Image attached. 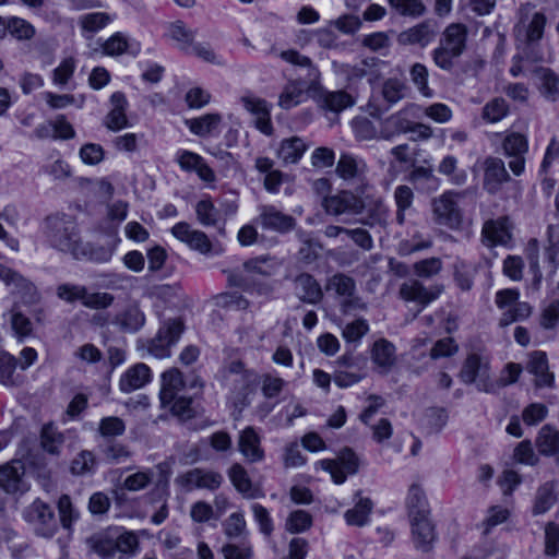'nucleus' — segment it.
I'll return each instance as SVG.
<instances>
[{"mask_svg": "<svg viewBox=\"0 0 559 559\" xmlns=\"http://www.w3.org/2000/svg\"><path fill=\"white\" fill-rule=\"evenodd\" d=\"M281 265V261L270 255L253 258L243 263L246 275H234L231 281L236 286L248 290L250 289L249 282L252 281L255 275L270 277L280 270Z\"/></svg>", "mask_w": 559, "mask_h": 559, "instance_id": "9d476101", "label": "nucleus"}, {"mask_svg": "<svg viewBox=\"0 0 559 559\" xmlns=\"http://www.w3.org/2000/svg\"><path fill=\"white\" fill-rule=\"evenodd\" d=\"M221 121V115L206 114L199 118L187 120L186 124L193 134L199 136H207L217 130Z\"/></svg>", "mask_w": 559, "mask_h": 559, "instance_id": "de8ad7c7", "label": "nucleus"}, {"mask_svg": "<svg viewBox=\"0 0 559 559\" xmlns=\"http://www.w3.org/2000/svg\"><path fill=\"white\" fill-rule=\"evenodd\" d=\"M293 284L294 293L300 301L317 305L322 300L321 285L311 274L300 273L294 278Z\"/></svg>", "mask_w": 559, "mask_h": 559, "instance_id": "4be33fe9", "label": "nucleus"}, {"mask_svg": "<svg viewBox=\"0 0 559 559\" xmlns=\"http://www.w3.org/2000/svg\"><path fill=\"white\" fill-rule=\"evenodd\" d=\"M222 385L228 391V397L235 407L248 404L249 395L254 391L258 373L246 368L242 361L233 360L221 370Z\"/></svg>", "mask_w": 559, "mask_h": 559, "instance_id": "7ed1b4c3", "label": "nucleus"}, {"mask_svg": "<svg viewBox=\"0 0 559 559\" xmlns=\"http://www.w3.org/2000/svg\"><path fill=\"white\" fill-rule=\"evenodd\" d=\"M87 543L103 559H127L134 554L138 537L123 527L115 526L93 535Z\"/></svg>", "mask_w": 559, "mask_h": 559, "instance_id": "f03ea898", "label": "nucleus"}, {"mask_svg": "<svg viewBox=\"0 0 559 559\" xmlns=\"http://www.w3.org/2000/svg\"><path fill=\"white\" fill-rule=\"evenodd\" d=\"M116 19V14L107 12H91L79 17L83 33L94 34L105 28Z\"/></svg>", "mask_w": 559, "mask_h": 559, "instance_id": "49530a36", "label": "nucleus"}, {"mask_svg": "<svg viewBox=\"0 0 559 559\" xmlns=\"http://www.w3.org/2000/svg\"><path fill=\"white\" fill-rule=\"evenodd\" d=\"M195 214L199 223L203 226H215L219 213L210 199L200 200L195 205Z\"/></svg>", "mask_w": 559, "mask_h": 559, "instance_id": "4d7b16f0", "label": "nucleus"}, {"mask_svg": "<svg viewBox=\"0 0 559 559\" xmlns=\"http://www.w3.org/2000/svg\"><path fill=\"white\" fill-rule=\"evenodd\" d=\"M96 461L91 451H81L71 463V472L73 475L82 476L92 473L95 469Z\"/></svg>", "mask_w": 559, "mask_h": 559, "instance_id": "69168bd1", "label": "nucleus"}, {"mask_svg": "<svg viewBox=\"0 0 559 559\" xmlns=\"http://www.w3.org/2000/svg\"><path fill=\"white\" fill-rule=\"evenodd\" d=\"M169 469L166 464H158L154 471L142 472V489L153 484L154 489L152 497L148 498L145 506V514H151V521L154 524L163 523L167 515V488H168Z\"/></svg>", "mask_w": 559, "mask_h": 559, "instance_id": "20e7f679", "label": "nucleus"}, {"mask_svg": "<svg viewBox=\"0 0 559 559\" xmlns=\"http://www.w3.org/2000/svg\"><path fill=\"white\" fill-rule=\"evenodd\" d=\"M17 358L5 350L0 352V383L4 386H20L24 382V377L16 373Z\"/></svg>", "mask_w": 559, "mask_h": 559, "instance_id": "58836bf2", "label": "nucleus"}, {"mask_svg": "<svg viewBox=\"0 0 559 559\" xmlns=\"http://www.w3.org/2000/svg\"><path fill=\"white\" fill-rule=\"evenodd\" d=\"M555 488L556 484L554 481H547L537 489L532 509L534 515L546 513L556 503Z\"/></svg>", "mask_w": 559, "mask_h": 559, "instance_id": "c03bdc74", "label": "nucleus"}, {"mask_svg": "<svg viewBox=\"0 0 559 559\" xmlns=\"http://www.w3.org/2000/svg\"><path fill=\"white\" fill-rule=\"evenodd\" d=\"M126 425L123 420L116 416L104 417L98 425V432L103 438L109 439L123 435Z\"/></svg>", "mask_w": 559, "mask_h": 559, "instance_id": "774afa93", "label": "nucleus"}, {"mask_svg": "<svg viewBox=\"0 0 559 559\" xmlns=\"http://www.w3.org/2000/svg\"><path fill=\"white\" fill-rule=\"evenodd\" d=\"M183 332V323L174 319L168 321L151 342L148 353L156 358L170 356V347L176 344Z\"/></svg>", "mask_w": 559, "mask_h": 559, "instance_id": "dca6fc26", "label": "nucleus"}, {"mask_svg": "<svg viewBox=\"0 0 559 559\" xmlns=\"http://www.w3.org/2000/svg\"><path fill=\"white\" fill-rule=\"evenodd\" d=\"M316 468L330 473L336 485L345 483L348 475H355L359 468V459L350 448L342 449L335 459L321 460Z\"/></svg>", "mask_w": 559, "mask_h": 559, "instance_id": "6e6552de", "label": "nucleus"}, {"mask_svg": "<svg viewBox=\"0 0 559 559\" xmlns=\"http://www.w3.org/2000/svg\"><path fill=\"white\" fill-rule=\"evenodd\" d=\"M503 154L510 158L509 168L515 176L525 170V154L528 151L527 138L520 132L508 133L502 141Z\"/></svg>", "mask_w": 559, "mask_h": 559, "instance_id": "4468645a", "label": "nucleus"}, {"mask_svg": "<svg viewBox=\"0 0 559 559\" xmlns=\"http://www.w3.org/2000/svg\"><path fill=\"white\" fill-rule=\"evenodd\" d=\"M107 241L105 245L100 246H90L88 243L83 242L84 254H82L81 259H88L93 262L105 263L108 262L118 243L120 242V238L118 237V228L110 227L107 231Z\"/></svg>", "mask_w": 559, "mask_h": 559, "instance_id": "a878e982", "label": "nucleus"}, {"mask_svg": "<svg viewBox=\"0 0 559 559\" xmlns=\"http://www.w3.org/2000/svg\"><path fill=\"white\" fill-rule=\"evenodd\" d=\"M355 497L358 499L355 506L344 513V519L348 525L361 527L369 523L373 503L369 498L361 497L360 491H357Z\"/></svg>", "mask_w": 559, "mask_h": 559, "instance_id": "f704fd0d", "label": "nucleus"}, {"mask_svg": "<svg viewBox=\"0 0 559 559\" xmlns=\"http://www.w3.org/2000/svg\"><path fill=\"white\" fill-rule=\"evenodd\" d=\"M328 292H334L337 297L342 298V308L344 312L353 309H365L366 306L361 300L355 297L356 283L353 277L336 273L328 278L325 284Z\"/></svg>", "mask_w": 559, "mask_h": 559, "instance_id": "9b49d317", "label": "nucleus"}, {"mask_svg": "<svg viewBox=\"0 0 559 559\" xmlns=\"http://www.w3.org/2000/svg\"><path fill=\"white\" fill-rule=\"evenodd\" d=\"M547 242L545 254L549 273L552 275L559 264V226L549 225L547 227Z\"/></svg>", "mask_w": 559, "mask_h": 559, "instance_id": "3c124183", "label": "nucleus"}, {"mask_svg": "<svg viewBox=\"0 0 559 559\" xmlns=\"http://www.w3.org/2000/svg\"><path fill=\"white\" fill-rule=\"evenodd\" d=\"M466 40L467 27L465 25L453 23L447 26L439 46L432 51L435 64L444 71H451L466 49Z\"/></svg>", "mask_w": 559, "mask_h": 559, "instance_id": "39448f33", "label": "nucleus"}, {"mask_svg": "<svg viewBox=\"0 0 559 559\" xmlns=\"http://www.w3.org/2000/svg\"><path fill=\"white\" fill-rule=\"evenodd\" d=\"M238 450L249 463H258L264 460L261 437L251 426L246 427L239 433Z\"/></svg>", "mask_w": 559, "mask_h": 559, "instance_id": "b1692460", "label": "nucleus"}, {"mask_svg": "<svg viewBox=\"0 0 559 559\" xmlns=\"http://www.w3.org/2000/svg\"><path fill=\"white\" fill-rule=\"evenodd\" d=\"M526 258L530 262V269L534 275L533 285L535 289L539 288L543 274L539 269V242L536 238H532L528 240L525 249Z\"/></svg>", "mask_w": 559, "mask_h": 559, "instance_id": "13d9d810", "label": "nucleus"}, {"mask_svg": "<svg viewBox=\"0 0 559 559\" xmlns=\"http://www.w3.org/2000/svg\"><path fill=\"white\" fill-rule=\"evenodd\" d=\"M311 525L312 516L304 510H296L288 515L285 528L292 534H298L309 530Z\"/></svg>", "mask_w": 559, "mask_h": 559, "instance_id": "bf43d9fd", "label": "nucleus"}, {"mask_svg": "<svg viewBox=\"0 0 559 559\" xmlns=\"http://www.w3.org/2000/svg\"><path fill=\"white\" fill-rule=\"evenodd\" d=\"M477 266L474 263L457 259L453 264V278L462 292H469L474 285Z\"/></svg>", "mask_w": 559, "mask_h": 559, "instance_id": "ea45409f", "label": "nucleus"}, {"mask_svg": "<svg viewBox=\"0 0 559 559\" xmlns=\"http://www.w3.org/2000/svg\"><path fill=\"white\" fill-rule=\"evenodd\" d=\"M412 519V535L416 549L427 552L436 540L435 527L428 515L414 516Z\"/></svg>", "mask_w": 559, "mask_h": 559, "instance_id": "bb28decb", "label": "nucleus"}, {"mask_svg": "<svg viewBox=\"0 0 559 559\" xmlns=\"http://www.w3.org/2000/svg\"><path fill=\"white\" fill-rule=\"evenodd\" d=\"M111 109L105 117L104 123L111 131H118L128 126L126 108L128 105L123 93L115 92L110 96Z\"/></svg>", "mask_w": 559, "mask_h": 559, "instance_id": "c756f323", "label": "nucleus"}, {"mask_svg": "<svg viewBox=\"0 0 559 559\" xmlns=\"http://www.w3.org/2000/svg\"><path fill=\"white\" fill-rule=\"evenodd\" d=\"M508 114L507 100L502 97H495L483 107L481 118L488 123H496L506 118Z\"/></svg>", "mask_w": 559, "mask_h": 559, "instance_id": "603ef678", "label": "nucleus"}, {"mask_svg": "<svg viewBox=\"0 0 559 559\" xmlns=\"http://www.w3.org/2000/svg\"><path fill=\"white\" fill-rule=\"evenodd\" d=\"M176 159L182 170L195 173L204 182L211 183L215 181L214 171L199 154L191 151H180L177 153Z\"/></svg>", "mask_w": 559, "mask_h": 559, "instance_id": "5701e85b", "label": "nucleus"}, {"mask_svg": "<svg viewBox=\"0 0 559 559\" xmlns=\"http://www.w3.org/2000/svg\"><path fill=\"white\" fill-rule=\"evenodd\" d=\"M168 34L178 43L181 50L188 51L190 49V45L193 43L194 33L187 28L183 22L176 21L171 23L168 28Z\"/></svg>", "mask_w": 559, "mask_h": 559, "instance_id": "052dcab7", "label": "nucleus"}, {"mask_svg": "<svg viewBox=\"0 0 559 559\" xmlns=\"http://www.w3.org/2000/svg\"><path fill=\"white\" fill-rule=\"evenodd\" d=\"M536 447L538 452L543 455H558L559 454V431L549 426H544L536 439Z\"/></svg>", "mask_w": 559, "mask_h": 559, "instance_id": "8fccbe9b", "label": "nucleus"}, {"mask_svg": "<svg viewBox=\"0 0 559 559\" xmlns=\"http://www.w3.org/2000/svg\"><path fill=\"white\" fill-rule=\"evenodd\" d=\"M0 280L11 287V292L20 296L25 304H35L39 300L36 286L14 270L0 264Z\"/></svg>", "mask_w": 559, "mask_h": 559, "instance_id": "a211bd4d", "label": "nucleus"}, {"mask_svg": "<svg viewBox=\"0 0 559 559\" xmlns=\"http://www.w3.org/2000/svg\"><path fill=\"white\" fill-rule=\"evenodd\" d=\"M24 520L29 523L38 536L50 538L57 532L58 525L51 507L36 499L23 511Z\"/></svg>", "mask_w": 559, "mask_h": 559, "instance_id": "1a4fd4ad", "label": "nucleus"}, {"mask_svg": "<svg viewBox=\"0 0 559 559\" xmlns=\"http://www.w3.org/2000/svg\"><path fill=\"white\" fill-rule=\"evenodd\" d=\"M406 507L411 518L428 515V501L423 488L418 484L409 486Z\"/></svg>", "mask_w": 559, "mask_h": 559, "instance_id": "a18cd8bd", "label": "nucleus"}, {"mask_svg": "<svg viewBox=\"0 0 559 559\" xmlns=\"http://www.w3.org/2000/svg\"><path fill=\"white\" fill-rule=\"evenodd\" d=\"M438 171L447 177L454 185L461 186L466 182L467 174L465 170L457 169V159L452 155H447L440 162Z\"/></svg>", "mask_w": 559, "mask_h": 559, "instance_id": "5fc2aeb1", "label": "nucleus"}, {"mask_svg": "<svg viewBox=\"0 0 559 559\" xmlns=\"http://www.w3.org/2000/svg\"><path fill=\"white\" fill-rule=\"evenodd\" d=\"M228 476L231 484L247 499H255L263 497L260 489L253 487L252 481L242 465L235 463L228 469Z\"/></svg>", "mask_w": 559, "mask_h": 559, "instance_id": "473e14b6", "label": "nucleus"}, {"mask_svg": "<svg viewBox=\"0 0 559 559\" xmlns=\"http://www.w3.org/2000/svg\"><path fill=\"white\" fill-rule=\"evenodd\" d=\"M459 377L463 383L474 384L480 392L496 393L499 390L492 377L490 357L483 352H473L466 356Z\"/></svg>", "mask_w": 559, "mask_h": 559, "instance_id": "423d86ee", "label": "nucleus"}, {"mask_svg": "<svg viewBox=\"0 0 559 559\" xmlns=\"http://www.w3.org/2000/svg\"><path fill=\"white\" fill-rule=\"evenodd\" d=\"M306 150L307 146L302 139L292 136L282 141L277 156L285 164H295L302 157Z\"/></svg>", "mask_w": 559, "mask_h": 559, "instance_id": "37998d69", "label": "nucleus"}, {"mask_svg": "<svg viewBox=\"0 0 559 559\" xmlns=\"http://www.w3.org/2000/svg\"><path fill=\"white\" fill-rule=\"evenodd\" d=\"M527 370L536 377V386L543 388L552 385L554 374L549 372L547 356L544 352H534L531 355Z\"/></svg>", "mask_w": 559, "mask_h": 559, "instance_id": "e433bc0d", "label": "nucleus"}, {"mask_svg": "<svg viewBox=\"0 0 559 559\" xmlns=\"http://www.w3.org/2000/svg\"><path fill=\"white\" fill-rule=\"evenodd\" d=\"M147 258V272L150 274L158 273L160 277L167 276L166 260L168 258L167 251L160 246H154L146 252Z\"/></svg>", "mask_w": 559, "mask_h": 559, "instance_id": "864d4df0", "label": "nucleus"}, {"mask_svg": "<svg viewBox=\"0 0 559 559\" xmlns=\"http://www.w3.org/2000/svg\"><path fill=\"white\" fill-rule=\"evenodd\" d=\"M366 169L362 159L352 154L343 153L336 165V174L344 180H353L360 176Z\"/></svg>", "mask_w": 559, "mask_h": 559, "instance_id": "a19ab883", "label": "nucleus"}, {"mask_svg": "<svg viewBox=\"0 0 559 559\" xmlns=\"http://www.w3.org/2000/svg\"><path fill=\"white\" fill-rule=\"evenodd\" d=\"M534 74L542 96L547 100L556 102L559 98V75L545 67L536 68Z\"/></svg>", "mask_w": 559, "mask_h": 559, "instance_id": "2f4dec72", "label": "nucleus"}, {"mask_svg": "<svg viewBox=\"0 0 559 559\" xmlns=\"http://www.w3.org/2000/svg\"><path fill=\"white\" fill-rule=\"evenodd\" d=\"M257 222L262 228L281 234L290 231L296 225L293 216L284 214L274 205H261Z\"/></svg>", "mask_w": 559, "mask_h": 559, "instance_id": "6ab92c4d", "label": "nucleus"}, {"mask_svg": "<svg viewBox=\"0 0 559 559\" xmlns=\"http://www.w3.org/2000/svg\"><path fill=\"white\" fill-rule=\"evenodd\" d=\"M436 28L433 23L425 21L414 27L408 28L400 34L399 40L405 45H420L421 47L427 46L433 40L436 36Z\"/></svg>", "mask_w": 559, "mask_h": 559, "instance_id": "72a5a7b5", "label": "nucleus"}, {"mask_svg": "<svg viewBox=\"0 0 559 559\" xmlns=\"http://www.w3.org/2000/svg\"><path fill=\"white\" fill-rule=\"evenodd\" d=\"M183 385L182 373L178 369L173 368L165 371L162 374L160 403L163 405L170 404Z\"/></svg>", "mask_w": 559, "mask_h": 559, "instance_id": "c9c22d12", "label": "nucleus"}, {"mask_svg": "<svg viewBox=\"0 0 559 559\" xmlns=\"http://www.w3.org/2000/svg\"><path fill=\"white\" fill-rule=\"evenodd\" d=\"M384 62L376 58L364 59L358 64L349 68L347 74L350 79L368 78L370 82L377 80L381 74V67Z\"/></svg>", "mask_w": 559, "mask_h": 559, "instance_id": "09e8293b", "label": "nucleus"}, {"mask_svg": "<svg viewBox=\"0 0 559 559\" xmlns=\"http://www.w3.org/2000/svg\"><path fill=\"white\" fill-rule=\"evenodd\" d=\"M457 193L448 191L432 201L436 222L449 228H459L462 223V212L457 204Z\"/></svg>", "mask_w": 559, "mask_h": 559, "instance_id": "f8f14e48", "label": "nucleus"}, {"mask_svg": "<svg viewBox=\"0 0 559 559\" xmlns=\"http://www.w3.org/2000/svg\"><path fill=\"white\" fill-rule=\"evenodd\" d=\"M223 480L224 478L221 473L204 468L190 469L176 479V481L188 491L194 489L213 491L221 487Z\"/></svg>", "mask_w": 559, "mask_h": 559, "instance_id": "2eb2a0df", "label": "nucleus"}, {"mask_svg": "<svg viewBox=\"0 0 559 559\" xmlns=\"http://www.w3.org/2000/svg\"><path fill=\"white\" fill-rule=\"evenodd\" d=\"M322 206L333 216L344 214H359L364 209V201L350 191H341L336 194L324 197Z\"/></svg>", "mask_w": 559, "mask_h": 559, "instance_id": "f3484780", "label": "nucleus"}, {"mask_svg": "<svg viewBox=\"0 0 559 559\" xmlns=\"http://www.w3.org/2000/svg\"><path fill=\"white\" fill-rule=\"evenodd\" d=\"M5 27L19 40H27L35 35V27L22 17L11 16L7 19Z\"/></svg>", "mask_w": 559, "mask_h": 559, "instance_id": "6e6d98bb", "label": "nucleus"}, {"mask_svg": "<svg viewBox=\"0 0 559 559\" xmlns=\"http://www.w3.org/2000/svg\"><path fill=\"white\" fill-rule=\"evenodd\" d=\"M302 90L296 82L287 83L278 97V106L283 109H290L300 104Z\"/></svg>", "mask_w": 559, "mask_h": 559, "instance_id": "e2e57ef3", "label": "nucleus"}, {"mask_svg": "<svg viewBox=\"0 0 559 559\" xmlns=\"http://www.w3.org/2000/svg\"><path fill=\"white\" fill-rule=\"evenodd\" d=\"M511 180L502 159L489 156L484 162V188L496 194L501 186Z\"/></svg>", "mask_w": 559, "mask_h": 559, "instance_id": "412c9836", "label": "nucleus"}, {"mask_svg": "<svg viewBox=\"0 0 559 559\" xmlns=\"http://www.w3.org/2000/svg\"><path fill=\"white\" fill-rule=\"evenodd\" d=\"M40 447L50 455L59 456L66 442V436L53 424H46L40 430Z\"/></svg>", "mask_w": 559, "mask_h": 559, "instance_id": "4c0bfd02", "label": "nucleus"}, {"mask_svg": "<svg viewBox=\"0 0 559 559\" xmlns=\"http://www.w3.org/2000/svg\"><path fill=\"white\" fill-rule=\"evenodd\" d=\"M359 214L360 217L356 222L364 226L374 228L377 226L384 227L386 225L388 213L384 205L379 201L370 203L367 206L364 205Z\"/></svg>", "mask_w": 559, "mask_h": 559, "instance_id": "79ce46f5", "label": "nucleus"}, {"mask_svg": "<svg viewBox=\"0 0 559 559\" xmlns=\"http://www.w3.org/2000/svg\"><path fill=\"white\" fill-rule=\"evenodd\" d=\"M44 234L51 248L78 260L84 254L83 241L73 217L66 214L48 216L44 223Z\"/></svg>", "mask_w": 559, "mask_h": 559, "instance_id": "f257e3e1", "label": "nucleus"}, {"mask_svg": "<svg viewBox=\"0 0 559 559\" xmlns=\"http://www.w3.org/2000/svg\"><path fill=\"white\" fill-rule=\"evenodd\" d=\"M510 221L508 216L488 219L481 229L483 241L487 246L506 245L511 240Z\"/></svg>", "mask_w": 559, "mask_h": 559, "instance_id": "393cba45", "label": "nucleus"}, {"mask_svg": "<svg viewBox=\"0 0 559 559\" xmlns=\"http://www.w3.org/2000/svg\"><path fill=\"white\" fill-rule=\"evenodd\" d=\"M394 199L397 206L396 221L403 224L405 221V211L412 206L414 193L407 186H399L394 191Z\"/></svg>", "mask_w": 559, "mask_h": 559, "instance_id": "680f3d73", "label": "nucleus"}, {"mask_svg": "<svg viewBox=\"0 0 559 559\" xmlns=\"http://www.w3.org/2000/svg\"><path fill=\"white\" fill-rule=\"evenodd\" d=\"M371 360L382 372H389L396 362L394 344L385 338L377 340L371 348Z\"/></svg>", "mask_w": 559, "mask_h": 559, "instance_id": "7c9ffc66", "label": "nucleus"}, {"mask_svg": "<svg viewBox=\"0 0 559 559\" xmlns=\"http://www.w3.org/2000/svg\"><path fill=\"white\" fill-rule=\"evenodd\" d=\"M317 103L321 109L338 114L354 106L355 99L345 91L330 92L322 90L317 96Z\"/></svg>", "mask_w": 559, "mask_h": 559, "instance_id": "c85d7f7f", "label": "nucleus"}, {"mask_svg": "<svg viewBox=\"0 0 559 559\" xmlns=\"http://www.w3.org/2000/svg\"><path fill=\"white\" fill-rule=\"evenodd\" d=\"M24 464L21 461H12L0 465V487L7 493H15L23 490Z\"/></svg>", "mask_w": 559, "mask_h": 559, "instance_id": "cd10ccee", "label": "nucleus"}, {"mask_svg": "<svg viewBox=\"0 0 559 559\" xmlns=\"http://www.w3.org/2000/svg\"><path fill=\"white\" fill-rule=\"evenodd\" d=\"M443 292V285L436 284L426 287L420 281L411 278L402 283L399 289L400 297L408 302H415L420 309L426 308Z\"/></svg>", "mask_w": 559, "mask_h": 559, "instance_id": "ddd939ff", "label": "nucleus"}, {"mask_svg": "<svg viewBox=\"0 0 559 559\" xmlns=\"http://www.w3.org/2000/svg\"><path fill=\"white\" fill-rule=\"evenodd\" d=\"M58 510L60 522L62 526L69 530L74 522L79 520L80 513L73 507L72 501L68 495H62L58 501Z\"/></svg>", "mask_w": 559, "mask_h": 559, "instance_id": "338daca9", "label": "nucleus"}, {"mask_svg": "<svg viewBox=\"0 0 559 559\" xmlns=\"http://www.w3.org/2000/svg\"><path fill=\"white\" fill-rule=\"evenodd\" d=\"M240 100L245 109L253 116L257 129L266 135L272 134L273 126L267 102L253 95L242 96Z\"/></svg>", "mask_w": 559, "mask_h": 559, "instance_id": "aec40b11", "label": "nucleus"}, {"mask_svg": "<svg viewBox=\"0 0 559 559\" xmlns=\"http://www.w3.org/2000/svg\"><path fill=\"white\" fill-rule=\"evenodd\" d=\"M546 25V16L535 10L531 3L522 4L518 11V23L514 35L519 40L533 44L542 39Z\"/></svg>", "mask_w": 559, "mask_h": 559, "instance_id": "0eeeda50", "label": "nucleus"}, {"mask_svg": "<svg viewBox=\"0 0 559 559\" xmlns=\"http://www.w3.org/2000/svg\"><path fill=\"white\" fill-rule=\"evenodd\" d=\"M406 85L399 79H388L382 86V96L389 104H396L406 95Z\"/></svg>", "mask_w": 559, "mask_h": 559, "instance_id": "0e129e2a", "label": "nucleus"}]
</instances>
